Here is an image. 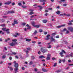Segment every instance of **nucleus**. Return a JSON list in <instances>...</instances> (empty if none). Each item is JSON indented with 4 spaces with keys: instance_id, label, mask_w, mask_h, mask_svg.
<instances>
[{
    "instance_id": "nucleus-56",
    "label": "nucleus",
    "mask_w": 73,
    "mask_h": 73,
    "mask_svg": "<svg viewBox=\"0 0 73 73\" xmlns=\"http://www.w3.org/2000/svg\"><path fill=\"white\" fill-rule=\"evenodd\" d=\"M9 60H12V57L10 56L9 58Z\"/></svg>"
},
{
    "instance_id": "nucleus-12",
    "label": "nucleus",
    "mask_w": 73,
    "mask_h": 73,
    "mask_svg": "<svg viewBox=\"0 0 73 73\" xmlns=\"http://www.w3.org/2000/svg\"><path fill=\"white\" fill-rule=\"evenodd\" d=\"M65 24H64L62 25L61 26H57V27H56V28H61V27H65Z\"/></svg>"
},
{
    "instance_id": "nucleus-17",
    "label": "nucleus",
    "mask_w": 73,
    "mask_h": 73,
    "mask_svg": "<svg viewBox=\"0 0 73 73\" xmlns=\"http://www.w3.org/2000/svg\"><path fill=\"white\" fill-rule=\"evenodd\" d=\"M47 21H48L47 20H43V22L44 23H46Z\"/></svg>"
},
{
    "instance_id": "nucleus-33",
    "label": "nucleus",
    "mask_w": 73,
    "mask_h": 73,
    "mask_svg": "<svg viewBox=\"0 0 73 73\" xmlns=\"http://www.w3.org/2000/svg\"><path fill=\"white\" fill-rule=\"evenodd\" d=\"M14 23L15 24H18V22H17V21H14Z\"/></svg>"
},
{
    "instance_id": "nucleus-61",
    "label": "nucleus",
    "mask_w": 73,
    "mask_h": 73,
    "mask_svg": "<svg viewBox=\"0 0 73 73\" xmlns=\"http://www.w3.org/2000/svg\"><path fill=\"white\" fill-rule=\"evenodd\" d=\"M3 17H4V18H6L8 17L7 16H3Z\"/></svg>"
},
{
    "instance_id": "nucleus-49",
    "label": "nucleus",
    "mask_w": 73,
    "mask_h": 73,
    "mask_svg": "<svg viewBox=\"0 0 73 73\" xmlns=\"http://www.w3.org/2000/svg\"><path fill=\"white\" fill-rule=\"evenodd\" d=\"M61 71V70H57L56 72H60Z\"/></svg>"
},
{
    "instance_id": "nucleus-5",
    "label": "nucleus",
    "mask_w": 73,
    "mask_h": 73,
    "mask_svg": "<svg viewBox=\"0 0 73 73\" xmlns=\"http://www.w3.org/2000/svg\"><path fill=\"white\" fill-rule=\"evenodd\" d=\"M6 28H3L2 29L3 31H4V32H7V34H9V33H10L9 31V29H8L6 30Z\"/></svg>"
},
{
    "instance_id": "nucleus-14",
    "label": "nucleus",
    "mask_w": 73,
    "mask_h": 73,
    "mask_svg": "<svg viewBox=\"0 0 73 73\" xmlns=\"http://www.w3.org/2000/svg\"><path fill=\"white\" fill-rule=\"evenodd\" d=\"M38 8H40V9H41L40 11H41V10L42 9V7L41 6H40V5L38 6Z\"/></svg>"
},
{
    "instance_id": "nucleus-42",
    "label": "nucleus",
    "mask_w": 73,
    "mask_h": 73,
    "mask_svg": "<svg viewBox=\"0 0 73 73\" xmlns=\"http://www.w3.org/2000/svg\"><path fill=\"white\" fill-rule=\"evenodd\" d=\"M51 55L50 54H48L47 55V57H50Z\"/></svg>"
},
{
    "instance_id": "nucleus-57",
    "label": "nucleus",
    "mask_w": 73,
    "mask_h": 73,
    "mask_svg": "<svg viewBox=\"0 0 73 73\" xmlns=\"http://www.w3.org/2000/svg\"><path fill=\"white\" fill-rule=\"evenodd\" d=\"M15 23H14H14H13L12 24V25L13 26H15Z\"/></svg>"
},
{
    "instance_id": "nucleus-55",
    "label": "nucleus",
    "mask_w": 73,
    "mask_h": 73,
    "mask_svg": "<svg viewBox=\"0 0 73 73\" xmlns=\"http://www.w3.org/2000/svg\"><path fill=\"white\" fill-rule=\"evenodd\" d=\"M48 11H49L47 10H45V12H46V13L48 12Z\"/></svg>"
},
{
    "instance_id": "nucleus-3",
    "label": "nucleus",
    "mask_w": 73,
    "mask_h": 73,
    "mask_svg": "<svg viewBox=\"0 0 73 73\" xmlns=\"http://www.w3.org/2000/svg\"><path fill=\"white\" fill-rule=\"evenodd\" d=\"M15 13V11H6L5 12V13L4 14L5 15H8V14H12V13Z\"/></svg>"
},
{
    "instance_id": "nucleus-37",
    "label": "nucleus",
    "mask_w": 73,
    "mask_h": 73,
    "mask_svg": "<svg viewBox=\"0 0 73 73\" xmlns=\"http://www.w3.org/2000/svg\"><path fill=\"white\" fill-rule=\"evenodd\" d=\"M12 53L13 54H14V55H16V54H17L16 53L14 52H12Z\"/></svg>"
},
{
    "instance_id": "nucleus-1",
    "label": "nucleus",
    "mask_w": 73,
    "mask_h": 73,
    "mask_svg": "<svg viewBox=\"0 0 73 73\" xmlns=\"http://www.w3.org/2000/svg\"><path fill=\"white\" fill-rule=\"evenodd\" d=\"M45 47H42L40 49V51H41V52L44 53H46V52H47L48 51V50L46 49V48L45 49H44Z\"/></svg>"
},
{
    "instance_id": "nucleus-64",
    "label": "nucleus",
    "mask_w": 73,
    "mask_h": 73,
    "mask_svg": "<svg viewBox=\"0 0 73 73\" xmlns=\"http://www.w3.org/2000/svg\"><path fill=\"white\" fill-rule=\"evenodd\" d=\"M55 58H52V60H55Z\"/></svg>"
},
{
    "instance_id": "nucleus-18",
    "label": "nucleus",
    "mask_w": 73,
    "mask_h": 73,
    "mask_svg": "<svg viewBox=\"0 0 73 73\" xmlns=\"http://www.w3.org/2000/svg\"><path fill=\"white\" fill-rule=\"evenodd\" d=\"M36 33H37V31H35L33 34L34 35H36Z\"/></svg>"
},
{
    "instance_id": "nucleus-48",
    "label": "nucleus",
    "mask_w": 73,
    "mask_h": 73,
    "mask_svg": "<svg viewBox=\"0 0 73 73\" xmlns=\"http://www.w3.org/2000/svg\"><path fill=\"white\" fill-rule=\"evenodd\" d=\"M62 62H65V59L62 60Z\"/></svg>"
},
{
    "instance_id": "nucleus-58",
    "label": "nucleus",
    "mask_w": 73,
    "mask_h": 73,
    "mask_svg": "<svg viewBox=\"0 0 73 73\" xmlns=\"http://www.w3.org/2000/svg\"><path fill=\"white\" fill-rule=\"evenodd\" d=\"M59 64H60V63L61 62V60H59Z\"/></svg>"
},
{
    "instance_id": "nucleus-44",
    "label": "nucleus",
    "mask_w": 73,
    "mask_h": 73,
    "mask_svg": "<svg viewBox=\"0 0 73 73\" xmlns=\"http://www.w3.org/2000/svg\"><path fill=\"white\" fill-rule=\"evenodd\" d=\"M25 52L27 54H28V53H29V52L28 51V50H26Z\"/></svg>"
},
{
    "instance_id": "nucleus-23",
    "label": "nucleus",
    "mask_w": 73,
    "mask_h": 73,
    "mask_svg": "<svg viewBox=\"0 0 73 73\" xmlns=\"http://www.w3.org/2000/svg\"><path fill=\"white\" fill-rule=\"evenodd\" d=\"M39 58H45V56H44L42 55L40 56L39 57Z\"/></svg>"
},
{
    "instance_id": "nucleus-52",
    "label": "nucleus",
    "mask_w": 73,
    "mask_h": 73,
    "mask_svg": "<svg viewBox=\"0 0 73 73\" xmlns=\"http://www.w3.org/2000/svg\"><path fill=\"white\" fill-rule=\"evenodd\" d=\"M32 43H33V44H35V43H36V41H33L32 42Z\"/></svg>"
},
{
    "instance_id": "nucleus-24",
    "label": "nucleus",
    "mask_w": 73,
    "mask_h": 73,
    "mask_svg": "<svg viewBox=\"0 0 73 73\" xmlns=\"http://www.w3.org/2000/svg\"><path fill=\"white\" fill-rule=\"evenodd\" d=\"M1 27H5V24H3L2 25H0Z\"/></svg>"
},
{
    "instance_id": "nucleus-4",
    "label": "nucleus",
    "mask_w": 73,
    "mask_h": 73,
    "mask_svg": "<svg viewBox=\"0 0 73 73\" xmlns=\"http://www.w3.org/2000/svg\"><path fill=\"white\" fill-rule=\"evenodd\" d=\"M14 66L16 68L15 69V71H16V70H19V68H18V67H19V64L18 63H15L14 65Z\"/></svg>"
},
{
    "instance_id": "nucleus-54",
    "label": "nucleus",
    "mask_w": 73,
    "mask_h": 73,
    "mask_svg": "<svg viewBox=\"0 0 73 73\" xmlns=\"http://www.w3.org/2000/svg\"><path fill=\"white\" fill-rule=\"evenodd\" d=\"M73 20H72L69 21V22L70 23H73Z\"/></svg>"
},
{
    "instance_id": "nucleus-13",
    "label": "nucleus",
    "mask_w": 73,
    "mask_h": 73,
    "mask_svg": "<svg viewBox=\"0 0 73 73\" xmlns=\"http://www.w3.org/2000/svg\"><path fill=\"white\" fill-rule=\"evenodd\" d=\"M42 70L43 72H46L48 71V70H47L45 69L44 68H42Z\"/></svg>"
},
{
    "instance_id": "nucleus-32",
    "label": "nucleus",
    "mask_w": 73,
    "mask_h": 73,
    "mask_svg": "<svg viewBox=\"0 0 73 73\" xmlns=\"http://www.w3.org/2000/svg\"><path fill=\"white\" fill-rule=\"evenodd\" d=\"M10 69L11 71H12V70H13V68H12V67H10Z\"/></svg>"
},
{
    "instance_id": "nucleus-51",
    "label": "nucleus",
    "mask_w": 73,
    "mask_h": 73,
    "mask_svg": "<svg viewBox=\"0 0 73 73\" xmlns=\"http://www.w3.org/2000/svg\"><path fill=\"white\" fill-rule=\"evenodd\" d=\"M18 5H19V6H20L21 5V3H18Z\"/></svg>"
},
{
    "instance_id": "nucleus-50",
    "label": "nucleus",
    "mask_w": 73,
    "mask_h": 73,
    "mask_svg": "<svg viewBox=\"0 0 73 73\" xmlns=\"http://www.w3.org/2000/svg\"><path fill=\"white\" fill-rule=\"evenodd\" d=\"M70 14H67V15L66 16H68V17H69V16H70Z\"/></svg>"
},
{
    "instance_id": "nucleus-36",
    "label": "nucleus",
    "mask_w": 73,
    "mask_h": 73,
    "mask_svg": "<svg viewBox=\"0 0 73 73\" xmlns=\"http://www.w3.org/2000/svg\"><path fill=\"white\" fill-rule=\"evenodd\" d=\"M31 57L32 58V59H33V60H34V59L35 58V57L34 56H31Z\"/></svg>"
},
{
    "instance_id": "nucleus-34",
    "label": "nucleus",
    "mask_w": 73,
    "mask_h": 73,
    "mask_svg": "<svg viewBox=\"0 0 73 73\" xmlns=\"http://www.w3.org/2000/svg\"><path fill=\"white\" fill-rule=\"evenodd\" d=\"M51 47H52V46H51V45H49L47 47V48H48L50 49V48H51Z\"/></svg>"
},
{
    "instance_id": "nucleus-31",
    "label": "nucleus",
    "mask_w": 73,
    "mask_h": 73,
    "mask_svg": "<svg viewBox=\"0 0 73 73\" xmlns=\"http://www.w3.org/2000/svg\"><path fill=\"white\" fill-rule=\"evenodd\" d=\"M70 57H73V53L72 52H71L70 54Z\"/></svg>"
},
{
    "instance_id": "nucleus-38",
    "label": "nucleus",
    "mask_w": 73,
    "mask_h": 73,
    "mask_svg": "<svg viewBox=\"0 0 73 73\" xmlns=\"http://www.w3.org/2000/svg\"><path fill=\"white\" fill-rule=\"evenodd\" d=\"M67 5V4H63V7H66V6Z\"/></svg>"
},
{
    "instance_id": "nucleus-46",
    "label": "nucleus",
    "mask_w": 73,
    "mask_h": 73,
    "mask_svg": "<svg viewBox=\"0 0 73 73\" xmlns=\"http://www.w3.org/2000/svg\"><path fill=\"white\" fill-rule=\"evenodd\" d=\"M22 8H27V7L25 6H22Z\"/></svg>"
},
{
    "instance_id": "nucleus-26",
    "label": "nucleus",
    "mask_w": 73,
    "mask_h": 73,
    "mask_svg": "<svg viewBox=\"0 0 73 73\" xmlns=\"http://www.w3.org/2000/svg\"><path fill=\"white\" fill-rule=\"evenodd\" d=\"M50 57H47L46 58V60H50Z\"/></svg>"
},
{
    "instance_id": "nucleus-25",
    "label": "nucleus",
    "mask_w": 73,
    "mask_h": 73,
    "mask_svg": "<svg viewBox=\"0 0 73 73\" xmlns=\"http://www.w3.org/2000/svg\"><path fill=\"white\" fill-rule=\"evenodd\" d=\"M33 64V62L31 61L29 63V65H32Z\"/></svg>"
},
{
    "instance_id": "nucleus-40",
    "label": "nucleus",
    "mask_w": 73,
    "mask_h": 73,
    "mask_svg": "<svg viewBox=\"0 0 73 73\" xmlns=\"http://www.w3.org/2000/svg\"><path fill=\"white\" fill-rule=\"evenodd\" d=\"M27 49L28 50H31V48H27Z\"/></svg>"
},
{
    "instance_id": "nucleus-28",
    "label": "nucleus",
    "mask_w": 73,
    "mask_h": 73,
    "mask_svg": "<svg viewBox=\"0 0 73 73\" xmlns=\"http://www.w3.org/2000/svg\"><path fill=\"white\" fill-rule=\"evenodd\" d=\"M26 41H28L29 42V41H31V40L30 39H26Z\"/></svg>"
},
{
    "instance_id": "nucleus-2",
    "label": "nucleus",
    "mask_w": 73,
    "mask_h": 73,
    "mask_svg": "<svg viewBox=\"0 0 73 73\" xmlns=\"http://www.w3.org/2000/svg\"><path fill=\"white\" fill-rule=\"evenodd\" d=\"M63 53H64V54H66V52H65L64 50H62V52H61L59 53V54H60L61 57H62L64 56V55H63Z\"/></svg>"
},
{
    "instance_id": "nucleus-45",
    "label": "nucleus",
    "mask_w": 73,
    "mask_h": 73,
    "mask_svg": "<svg viewBox=\"0 0 73 73\" xmlns=\"http://www.w3.org/2000/svg\"><path fill=\"white\" fill-rule=\"evenodd\" d=\"M68 33H69V31H67L66 32V34H68Z\"/></svg>"
},
{
    "instance_id": "nucleus-39",
    "label": "nucleus",
    "mask_w": 73,
    "mask_h": 73,
    "mask_svg": "<svg viewBox=\"0 0 73 73\" xmlns=\"http://www.w3.org/2000/svg\"><path fill=\"white\" fill-rule=\"evenodd\" d=\"M56 65H57L56 63H54L53 65V66H54V67H55V66H56Z\"/></svg>"
},
{
    "instance_id": "nucleus-15",
    "label": "nucleus",
    "mask_w": 73,
    "mask_h": 73,
    "mask_svg": "<svg viewBox=\"0 0 73 73\" xmlns=\"http://www.w3.org/2000/svg\"><path fill=\"white\" fill-rule=\"evenodd\" d=\"M60 13L61 12H60V11H57L56 12V13L58 15H59Z\"/></svg>"
},
{
    "instance_id": "nucleus-35",
    "label": "nucleus",
    "mask_w": 73,
    "mask_h": 73,
    "mask_svg": "<svg viewBox=\"0 0 73 73\" xmlns=\"http://www.w3.org/2000/svg\"><path fill=\"white\" fill-rule=\"evenodd\" d=\"M56 35V33H52V36H55V35Z\"/></svg>"
},
{
    "instance_id": "nucleus-53",
    "label": "nucleus",
    "mask_w": 73,
    "mask_h": 73,
    "mask_svg": "<svg viewBox=\"0 0 73 73\" xmlns=\"http://www.w3.org/2000/svg\"><path fill=\"white\" fill-rule=\"evenodd\" d=\"M15 58H17V59L19 58V57H18L17 56H15Z\"/></svg>"
},
{
    "instance_id": "nucleus-16",
    "label": "nucleus",
    "mask_w": 73,
    "mask_h": 73,
    "mask_svg": "<svg viewBox=\"0 0 73 73\" xmlns=\"http://www.w3.org/2000/svg\"><path fill=\"white\" fill-rule=\"evenodd\" d=\"M40 26V25H35L34 26V27H36V28H39Z\"/></svg>"
},
{
    "instance_id": "nucleus-30",
    "label": "nucleus",
    "mask_w": 73,
    "mask_h": 73,
    "mask_svg": "<svg viewBox=\"0 0 73 73\" xmlns=\"http://www.w3.org/2000/svg\"><path fill=\"white\" fill-rule=\"evenodd\" d=\"M33 14H34V13H33V12L32 11L30 13L29 15H33Z\"/></svg>"
},
{
    "instance_id": "nucleus-7",
    "label": "nucleus",
    "mask_w": 73,
    "mask_h": 73,
    "mask_svg": "<svg viewBox=\"0 0 73 73\" xmlns=\"http://www.w3.org/2000/svg\"><path fill=\"white\" fill-rule=\"evenodd\" d=\"M68 29L71 32H73V28L72 27H69L68 28Z\"/></svg>"
},
{
    "instance_id": "nucleus-19",
    "label": "nucleus",
    "mask_w": 73,
    "mask_h": 73,
    "mask_svg": "<svg viewBox=\"0 0 73 73\" xmlns=\"http://www.w3.org/2000/svg\"><path fill=\"white\" fill-rule=\"evenodd\" d=\"M25 25H26V23H22L21 25L23 26H25Z\"/></svg>"
},
{
    "instance_id": "nucleus-22",
    "label": "nucleus",
    "mask_w": 73,
    "mask_h": 73,
    "mask_svg": "<svg viewBox=\"0 0 73 73\" xmlns=\"http://www.w3.org/2000/svg\"><path fill=\"white\" fill-rule=\"evenodd\" d=\"M12 41H13V42H16V41H17V39H13L12 40Z\"/></svg>"
},
{
    "instance_id": "nucleus-10",
    "label": "nucleus",
    "mask_w": 73,
    "mask_h": 73,
    "mask_svg": "<svg viewBox=\"0 0 73 73\" xmlns=\"http://www.w3.org/2000/svg\"><path fill=\"white\" fill-rule=\"evenodd\" d=\"M51 41L52 42V41H54V42L56 41V40L55 39H54L53 38V37L52 36L51 37Z\"/></svg>"
},
{
    "instance_id": "nucleus-11",
    "label": "nucleus",
    "mask_w": 73,
    "mask_h": 73,
    "mask_svg": "<svg viewBox=\"0 0 73 73\" xmlns=\"http://www.w3.org/2000/svg\"><path fill=\"white\" fill-rule=\"evenodd\" d=\"M26 27H28V28H27V29H31V26H29L28 24H27L26 25Z\"/></svg>"
},
{
    "instance_id": "nucleus-21",
    "label": "nucleus",
    "mask_w": 73,
    "mask_h": 73,
    "mask_svg": "<svg viewBox=\"0 0 73 73\" xmlns=\"http://www.w3.org/2000/svg\"><path fill=\"white\" fill-rule=\"evenodd\" d=\"M31 24H32V25H33V26H34V27H35V22L34 21L32 22L31 23Z\"/></svg>"
},
{
    "instance_id": "nucleus-6",
    "label": "nucleus",
    "mask_w": 73,
    "mask_h": 73,
    "mask_svg": "<svg viewBox=\"0 0 73 73\" xmlns=\"http://www.w3.org/2000/svg\"><path fill=\"white\" fill-rule=\"evenodd\" d=\"M16 44L17 45V42H12V43H10L9 45L11 46H15V45H16Z\"/></svg>"
},
{
    "instance_id": "nucleus-27",
    "label": "nucleus",
    "mask_w": 73,
    "mask_h": 73,
    "mask_svg": "<svg viewBox=\"0 0 73 73\" xmlns=\"http://www.w3.org/2000/svg\"><path fill=\"white\" fill-rule=\"evenodd\" d=\"M10 40V38H8L7 39H6L5 40V42H7L8 41H9Z\"/></svg>"
},
{
    "instance_id": "nucleus-8",
    "label": "nucleus",
    "mask_w": 73,
    "mask_h": 73,
    "mask_svg": "<svg viewBox=\"0 0 73 73\" xmlns=\"http://www.w3.org/2000/svg\"><path fill=\"white\" fill-rule=\"evenodd\" d=\"M50 36V35H47L46 36L47 38H45V40H49Z\"/></svg>"
},
{
    "instance_id": "nucleus-20",
    "label": "nucleus",
    "mask_w": 73,
    "mask_h": 73,
    "mask_svg": "<svg viewBox=\"0 0 73 73\" xmlns=\"http://www.w3.org/2000/svg\"><path fill=\"white\" fill-rule=\"evenodd\" d=\"M40 0V2H46V0Z\"/></svg>"
},
{
    "instance_id": "nucleus-47",
    "label": "nucleus",
    "mask_w": 73,
    "mask_h": 73,
    "mask_svg": "<svg viewBox=\"0 0 73 73\" xmlns=\"http://www.w3.org/2000/svg\"><path fill=\"white\" fill-rule=\"evenodd\" d=\"M1 21L3 23V22H4V21H5V20L4 19H2L1 20Z\"/></svg>"
},
{
    "instance_id": "nucleus-29",
    "label": "nucleus",
    "mask_w": 73,
    "mask_h": 73,
    "mask_svg": "<svg viewBox=\"0 0 73 73\" xmlns=\"http://www.w3.org/2000/svg\"><path fill=\"white\" fill-rule=\"evenodd\" d=\"M43 32L42 30L41 29H40L39 30V32H40V33H41V32Z\"/></svg>"
},
{
    "instance_id": "nucleus-62",
    "label": "nucleus",
    "mask_w": 73,
    "mask_h": 73,
    "mask_svg": "<svg viewBox=\"0 0 73 73\" xmlns=\"http://www.w3.org/2000/svg\"><path fill=\"white\" fill-rule=\"evenodd\" d=\"M34 70L35 72H37V69L36 68H35V69H34Z\"/></svg>"
},
{
    "instance_id": "nucleus-59",
    "label": "nucleus",
    "mask_w": 73,
    "mask_h": 73,
    "mask_svg": "<svg viewBox=\"0 0 73 73\" xmlns=\"http://www.w3.org/2000/svg\"><path fill=\"white\" fill-rule=\"evenodd\" d=\"M68 25H72V23H68Z\"/></svg>"
},
{
    "instance_id": "nucleus-9",
    "label": "nucleus",
    "mask_w": 73,
    "mask_h": 73,
    "mask_svg": "<svg viewBox=\"0 0 73 73\" xmlns=\"http://www.w3.org/2000/svg\"><path fill=\"white\" fill-rule=\"evenodd\" d=\"M11 1H8L7 2L5 3V5H9L10 4H11Z\"/></svg>"
},
{
    "instance_id": "nucleus-43",
    "label": "nucleus",
    "mask_w": 73,
    "mask_h": 73,
    "mask_svg": "<svg viewBox=\"0 0 73 73\" xmlns=\"http://www.w3.org/2000/svg\"><path fill=\"white\" fill-rule=\"evenodd\" d=\"M16 35L17 36H20V34L18 33H17Z\"/></svg>"
},
{
    "instance_id": "nucleus-63",
    "label": "nucleus",
    "mask_w": 73,
    "mask_h": 73,
    "mask_svg": "<svg viewBox=\"0 0 73 73\" xmlns=\"http://www.w3.org/2000/svg\"><path fill=\"white\" fill-rule=\"evenodd\" d=\"M48 9H49V10H52V8H50Z\"/></svg>"
},
{
    "instance_id": "nucleus-60",
    "label": "nucleus",
    "mask_w": 73,
    "mask_h": 73,
    "mask_svg": "<svg viewBox=\"0 0 73 73\" xmlns=\"http://www.w3.org/2000/svg\"><path fill=\"white\" fill-rule=\"evenodd\" d=\"M66 31V28H65L63 29V31Z\"/></svg>"
},
{
    "instance_id": "nucleus-41",
    "label": "nucleus",
    "mask_w": 73,
    "mask_h": 73,
    "mask_svg": "<svg viewBox=\"0 0 73 73\" xmlns=\"http://www.w3.org/2000/svg\"><path fill=\"white\" fill-rule=\"evenodd\" d=\"M6 56H2V58L3 59V58H5Z\"/></svg>"
}]
</instances>
